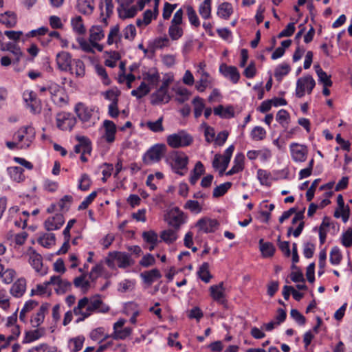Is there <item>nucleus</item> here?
Returning a JSON list of instances; mask_svg holds the SVG:
<instances>
[{
  "mask_svg": "<svg viewBox=\"0 0 352 352\" xmlns=\"http://www.w3.org/2000/svg\"><path fill=\"white\" fill-rule=\"evenodd\" d=\"M96 311L101 313L109 311V307L102 301L100 296L81 298L78 300L77 306L74 308V314L78 317L76 322L78 323L85 320Z\"/></svg>",
  "mask_w": 352,
  "mask_h": 352,
  "instance_id": "nucleus-1",
  "label": "nucleus"
},
{
  "mask_svg": "<svg viewBox=\"0 0 352 352\" xmlns=\"http://www.w3.org/2000/svg\"><path fill=\"white\" fill-rule=\"evenodd\" d=\"M170 166L174 173L184 175L187 171L188 156L183 152L175 151L170 155Z\"/></svg>",
  "mask_w": 352,
  "mask_h": 352,
  "instance_id": "nucleus-2",
  "label": "nucleus"
},
{
  "mask_svg": "<svg viewBox=\"0 0 352 352\" xmlns=\"http://www.w3.org/2000/svg\"><path fill=\"white\" fill-rule=\"evenodd\" d=\"M166 140L168 144L174 148L187 146L192 142V137L184 131L169 135Z\"/></svg>",
  "mask_w": 352,
  "mask_h": 352,
  "instance_id": "nucleus-3",
  "label": "nucleus"
},
{
  "mask_svg": "<svg viewBox=\"0 0 352 352\" xmlns=\"http://www.w3.org/2000/svg\"><path fill=\"white\" fill-rule=\"evenodd\" d=\"M35 138V130L32 126H26L20 128L14 135L13 138L18 142H23L21 148H28Z\"/></svg>",
  "mask_w": 352,
  "mask_h": 352,
  "instance_id": "nucleus-4",
  "label": "nucleus"
},
{
  "mask_svg": "<svg viewBox=\"0 0 352 352\" xmlns=\"http://www.w3.org/2000/svg\"><path fill=\"white\" fill-rule=\"evenodd\" d=\"M166 146L164 144H156L151 146L144 155L143 162L146 164L158 162L164 155Z\"/></svg>",
  "mask_w": 352,
  "mask_h": 352,
  "instance_id": "nucleus-5",
  "label": "nucleus"
},
{
  "mask_svg": "<svg viewBox=\"0 0 352 352\" xmlns=\"http://www.w3.org/2000/svg\"><path fill=\"white\" fill-rule=\"evenodd\" d=\"M316 85V82L311 76H306L298 79L296 82V94L298 98H302L307 91L311 94Z\"/></svg>",
  "mask_w": 352,
  "mask_h": 352,
  "instance_id": "nucleus-6",
  "label": "nucleus"
},
{
  "mask_svg": "<svg viewBox=\"0 0 352 352\" xmlns=\"http://www.w3.org/2000/svg\"><path fill=\"white\" fill-rule=\"evenodd\" d=\"M56 126L63 131H71L76 123V118L69 113L61 112L56 115Z\"/></svg>",
  "mask_w": 352,
  "mask_h": 352,
  "instance_id": "nucleus-7",
  "label": "nucleus"
},
{
  "mask_svg": "<svg viewBox=\"0 0 352 352\" xmlns=\"http://www.w3.org/2000/svg\"><path fill=\"white\" fill-rule=\"evenodd\" d=\"M166 220L169 226L178 230L185 222L184 214L177 207L173 208L168 213Z\"/></svg>",
  "mask_w": 352,
  "mask_h": 352,
  "instance_id": "nucleus-8",
  "label": "nucleus"
},
{
  "mask_svg": "<svg viewBox=\"0 0 352 352\" xmlns=\"http://www.w3.org/2000/svg\"><path fill=\"white\" fill-rule=\"evenodd\" d=\"M292 157L295 162H303L306 160L308 150L305 145L298 143H292L290 144Z\"/></svg>",
  "mask_w": 352,
  "mask_h": 352,
  "instance_id": "nucleus-9",
  "label": "nucleus"
},
{
  "mask_svg": "<svg viewBox=\"0 0 352 352\" xmlns=\"http://www.w3.org/2000/svg\"><path fill=\"white\" fill-rule=\"evenodd\" d=\"M56 63L58 67L61 71H69L73 73L72 66V56L69 52H60L56 55Z\"/></svg>",
  "mask_w": 352,
  "mask_h": 352,
  "instance_id": "nucleus-10",
  "label": "nucleus"
},
{
  "mask_svg": "<svg viewBox=\"0 0 352 352\" xmlns=\"http://www.w3.org/2000/svg\"><path fill=\"white\" fill-rule=\"evenodd\" d=\"M219 72L226 78H229L233 83L238 82L240 78V74L234 66L227 65L222 63L219 66Z\"/></svg>",
  "mask_w": 352,
  "mask_h": 352,
  "instance_id": "nucleus-11",
  "label": "nucleus"
},
{
  "mask_svg": "<svg viewBox=\"0 0 352 352\" xmlns=\"http://www.w3.org/2000/svg\"><path fill=\"white\" fill-rule=\"evenodd\" d=\"M109 256L116 261L120 268H126L133 264L130 255L126 252H112L109 253Z\"/></svg>",
  "mask_w": 352,
  "mask_h": 352,
  "instance_id": "nucleus-12",
  "label": "nucleus"
},
{
  "mask_svg": "<svg viewBox=\"0 0 352 352\" xmlns=\"http://www.w3.org/2000/svg\"><path fill=\"white\" fill-rule=\"evenodd\" d=\"M219 223L217 220L209 218L200 219L196 223L199 228V232L205 233L213 232L217 229Z\"/></svg>",
  "mask_w": 352,
  "mask_h": 352,
  "instance_id": "nucleus-13",
  "label": "nucleus"
},
{
  "mask_svg": "<svg viewBox=\"0 0 352 352\" xmlns=\"http://www.w3.org/2000/svg\"><path fill=\"white\" fill-rule=\"evenodd\" d=\"M210 296L214 300L219 304L225 305L226 300L225 299V288L223 282L219 283L218 285H214L210 287Z\"/></svg>",
  "mask_w": 352,
  "mask_h": 352,
  "instance_id": "nucleus-14",
  "label": "nucleus"
},
{
  "mask_svg": "<svg viewBox=\"0 0 352 352\" xmlns=\"http://www.w3.org/2000/svg\"><path fill=\"white\" fill-rule=\"evenodd\" d=\"M29 262L33 268L37 272L44 275L47 273V269L43 268V258L41 254L35 250H32L30 254Z\"/></svg>",
  "mask_w": 352,
  "mask_h": 352,
  "instance_id": "nucleus-15",
  "label": "nucleus"
},
{
  "mask_svg": "<svg viewBox=\"0 0 352 352\" xmlns=\"http://www.w3.org/2000/svg\"><path fill=\"white\" fill-rule=\"evenodd\" d=\"M168 82H164L156 92L153 94L152 97L153 98V104L159 102L166 103L170 100V97L168 95Z\"/></svg>",
  "mask_w": 352,
  "mask_h": 352,
  "instance_id": "nucleus-16",
  "label": "nucleus"
},
{
  "mask_svg": "<svg viewBox=\"0 0 352 352\" xmlns=\"http://www.w3.org/2000/svg\"><path fill=\"white\" fill-rule=\"evenodd\" d=\"M52 285H56L55 291L57 294H64L72 287V284L67 280L62 279L59 276H53L50 278Z\"/></svg>",
  "mask_w": 352,
  "mask_h": 352,
  "instance_id": "nucleus-17",
  "label": "nucleus"
},
{
  "mask_svg": "<svg viewBox=\"0 0 352 352\" xmlns=\"http://www.w3.org/2000/svg\"><path fill=\"white\" fill-rule=\"evenodd\" d=\"M65 223V219L63 214H56L52 217L48 218L44 223L45 228L48 231H52L59 229Z\"/></svg>",
  "mask_w": 352,
  "mask_h": 352,
  "instance_id": "nucleus-18",
  "label": "nucleus"
},
{
  "mask_svg": "<svg viewBox=\"0 0 352 352\" xmlns=\"http://www.w3.org/2000/svg\"><path fill=\"white\" fill-rule=\"evenodd\" d=\"M75 111L79 119L83 122H89L93 114V109L82 103H78L75 107Z\"/></svg>",
  "mask_w": 352,
  "mask_h": 352,
  "instance_id": "nucleus-19",
  "label": "nucleus"
},
{
  "mask_svg": "<svg viewBox=\"0 0 352 352\" xmlns=\"http://www.w3.org/2000/svg\"><path fill=\"white\" fill-rule=\"evenodd\" d=\"M104 133L103 138L108 142L112 143L115 140V135L116 133V126L113 122L106 120L103 122Z\"/></svg>",
  "mask_w": 352,
  "mask_h": 352,
  "instance_id": "nucleus-20",
  "label": "nucleus"
},
{
  "mask_svg": "<svg viewBox=\"0 0 352 352\" xmlns=\"http://www.w3.org/2000/svg\"><path fill=\"white\" fill-rule=\"evenodd\" d=\"M50 305L49 303H43L38 312L31 319V324L33 327H39L44 321L45 314L47 312Z\"/></svg>",
  "mask_w": 352,
  "mask_h": 352,
  "instance_id": "nucleus-21",
  "label": "nucleus"
},
{
  "mask_svg": "<svg viewBox=\"0 0 352 352\" xmlns=\"http://www.w3.org/2000/svg\"><path fill=\"white\" fill-rule=\"evenodd\" d=\"M26 289V280L25 278L18 279L12 286L10 293L12 296L19 298L23 295Z\"/></svg>",
  "mask_w": 352,
  "mask_h": 352,
  "instance_id": "nucleus-22",
  "label": "nucleus"
},
{
  "mask_svg": "<svg viewBox=\"0 0 352 352\" xmlns=\"http://www.w3.org/2000/svg\"><path fill=\"white\" fill-rule=\"evenodd\" d=\"M0 23L5 25L7 28H12L17 23L16 15L14 12L6 11L0 14Z\"/></svg>",
  "mask_w": 352,
  "mask_h": 352,
  "instance_id": "nucleus-23",
  "label": "nucleus"
},
{
  "mask_svg": "<svg viewBox=\"0 0 352 352\" xmlns=\"http://www.w3.org/2000/svg\"><path fill=\"white\" fill-rule=\"evenodd\" d=\"M144 282L148 286L152 285L153 282L161 278L162 275L160 271L157 269H153L150 271H146L141 273L140 274Z\"/></svg>",
  "mask_w": 352,
  "mask_h": 352,
  "instance_id": "nucleus-24",
  "label": "nucleus"
},
{
  "mask_svg": "<svg viewBox=\"0 0 352 352\" xmlns=\"http://www.w3.org/2000/svg\"><path fill=\"white\" fill-rule=\"evenodd\" d=\"M78 10L83 14H91L94 10V0H78Z\"/></svg>",
  "mask_w": 352,
  "mask_h": 352,
  "instance_id": "nucleus-25",
  "label": "nucleus"
},
{
  "mask_svg": "<svg viewBox=\"0 0 352 352\" xmlns=\"http://www.w3.org/2000/svg\"><path fill=\"white\" fill-rule=\"evenodd\" d=\"M259 248L263 257H271L274 254L276 248L273 243L265 242L263 239L259 240Z\"/></svg>",
  "mask_w": 352,
  "mask_h": 352,
  "instance_id": "nucleus-26",
  "label": "nucleus"
},
{
  "mask_svg": "<svg viewBox=\"0 0 352 352\" xmlns=\"http://www.w3.org/2000/svg\"><path fill=\"white\" fill-rule=\"evenodd\" d=\"M244 155L237 154L234 160V165L230 170L226 173V175H232L243 170L244 168Z\"/></svg>",
  "mask_w": 352,
  "mask_h": 352,
  "instance_id": "nucleus-27",
  "label": "nucleus"
},
{
  "mask_svg": "<svg viewBox=\"0 0 352 352\" xmlns=\"http://www.w3.org/2000/svg\"><path fill=\"white\" fill-rule=\"evenodd\" d=\"M200 69H201V75L199 81L196 82V89L203 92L210 85V76L208 73L205 72L202 69V64H200Z\"/></svg>",
  "mask_w": 352,
  "mask_h": 352,
  "instance_id": "nucleus-28",
  "label": "nucleus"
},
{
  "mask_svg": "<svg viewBox=\"0 0 352 352\" xmlns=\"http://www.w3.org/2000/svg\"><path fill=\"white\" fill-rule=\"evenodd\" d=\"M233 12V8L231 3L223 2L217 8V15L222 19H228Z\"/></svg>",
  "mask_w": 352,
  "mask_h": 352,
  "instance_id": "nucleus-29",
  "label": "nucleus"
},
{
  "mask_svg": "<svg viewBox=\"0 0 352 352\" xmlns=\"http://www.w3.org/2000/svg\"><path fill=\"white\" fill-rule=\"evenodd\" d=\"M45 333V328H39L35 330L26 331L23 343H30L34 342L43 336Z\"/></svg>",
  "mask_w": 352,
  "mask_h": 352,
  "instance_id": "nucleus-30",
  "label": "nucleus"
},
{
  "mask_svg": "<svg viewBox=\"0 0 352 352\" xmlns=\"http://www.w3.org/2000/svg\"><path fill=\"white\" fill-rule=\"evenodd\" d=\"M163 120L164 118L161 116L156 121H147L145 123H141V126H146L150 131L154 133L162 132L164 131Z\"/></svg>",
  "mask_w": 352,
  "mask_h": 352,
  "instance_id": "nucleus-31",
  "label": "nucleus"
},
{
  "mask_svg": "<svg viewBox=\"0 0 352 352\" xmlns=\"http://www.w3.org/2000/svg\"><path fill=\"white\" fill-rule=\"evenodd\" d=\"M37 241L43 247L50 248L55 244V234L53 233H45L39 236Z\"/></svg>",
  "mask_w": 352,
  "mask_h": 352,
  "instance_id": "nucleus-32",
  "label": "nucleus"
},
{
  "mask_svg": "<svg viewBox=\"0 0 352 352\" xmlns=\"http://www.w3.org/2000/svg\"><path fill=\"white\" fill-rule=\"evenodd\" d=\"M89 42L100 41L104 37V32L100 25H94L89 30Z\"/></svg>",
  "mask_w": 352,
  "mask_h": 352,
  "instance_id": "nucleus-33",
  "label": "nucleus"
},
{
  "mask_svg": "<svg viewBox=\"0 0 352 352\" xmlns=\"http://www.w3.org/2000/svg\"><path fill=\"white\" fill-rule=\"evenodd\" d=\"M10 177L16 182H21L24 180L23 169L19 166L9 167L7 169Z\"/></svg>",
  "mask_w": 352,
  "mask_h": 352,
  "instance_id": "nucleus-34",
  "label": "nucleus"
},
{
  "mask_svg": "<svg viewBox=\"0 0 352 352\" xmlns=\"http://www.w3.org/2000/svg\"><path fill=\"white\" fill-rule=\"evenodd\" d=\"M212 1L204 0L199 7V13L204 19H208L211 16Z\"/></svg>",
  "mask_w": 352,
  "mask_h": 352,
  "instance_id": "nucleus-35",
  "label": "nucleus"
},
{
  "mask_svg": "<svg viewBox=\"0 0 352 352\" xmlns=\"http://www.w3.org/2000/svg\"><path fill=\"white\" fill-rule=\"evenodd\" d=\"M316 72L318 76V81L324 87H331L332 85L333 82L331 80V76L324 72L319 65L316 66Z\"/></svg>",
  "mask_w": 352,
  "mask_h": 352,
  "instance_id": "nucleus-36",
  "label": "nucleus"
},
{
  "mask_svg": "<svg viewBox=\"0 0 352 352\" xmlns=\"http://www.w3.org/2000/svg\"><path fill=\"white\" fill-rule=\"evenodd\" d=\"M205 172L204 166L203 164L199 161L196 163L195 168L192 170V175L190 178V182L192 185H195L199 177L203 175Z\"/></svg>",
  "mask_w": 352,
  "mask_h": 352,
  "instance_id": "nucleus-37",
  "label": "nucleus"
},
{
  "mask_svg": "<svg viewBox=\"0 0 352 352\" xmlns=\"http://www.w3.org/2000/svg\"><path fill=\"white\" fill-rule=\"evenodd\" d=\"M121 34H120V28L118 25H116L111 28L107 37V44L111 45L113 43H117L120 41Z\"/></svg>",
  "mask_w": 352,
  "mask_h": 352,
  "instance_id": "nucleus-38",
  "label": "nucleus"
},
{
  "mask_svg": "<svg viewBox=\"0 0 352 352\" xmlns=\"http://www.w3.org/2000/svg\"><path fill=\"white\" fill-rule=\"evenodd\" d=\"M131 331L132 329L130 327H125L123 329L113 331L111 335L105 336L102 340L107 339V338H112L114 340H124L131 335Z\"/></svg>",
  "mask_w": 352,
  "mask_h": 352,
  "instance_id": "nucleus-39",
  "label": "nucleus"
},
{
  "mask_svg": "<svg viewBox=\"0 0 352 352\" xmlns=\"http://www.w3.org/2000/svg\"><path fill=\"white\" fill-rule=\"evenodd\" d=\"M160 74L157 72H148L143 74V78L148 82V85L153 87H156L160 80Z\"/></svg>",
  "mask_w": 352,
  "mask_h": 352,
  "instance_id": "nucleus-40",
  "label": "nucleus"
},
{
  "mask_svg": "<svg viewBox=\"0 0 352 352\" xmlns=\"http://www.w3.org/2000/svg\"><path fill=\"white\" fill-rule=\"evenodd\" d=\"M197 273L199 278L205 283H208L212 278L209 272V264L208 263H204Z\"/></svg>",
  "mask_w": 352,
  "mask_h": 352,
  "instance_id": "nucleus-41",
  "label": "nucleus"
},
{
  "mask_svg": "<svg viewBox=\"0 0 352 352\" xmlns=\"http://www.w3.org/2000/svg\"><path fill=\"white\" fill-rule=\"evenodd\" d=\"M72 25L74 32L78 34H83L85 33V28L82 23V19L80 16H78L72 19Z\"/></svg>",
  "mask_w": 352,
  "mask_h": 352,
  "instance_id": "nucleus-42",
  "label": "nucleus"
},
{
  "mask_svg": "<svg viewBox=\"0 0 352 352\" xmlns=\"http://www.w3.org/2000/svg\"><path fill=\"white\" fill-rule=\"evenodd\" d=\"M194 105V114L196 118L200 117L202 114L203 110L205 108L204 100L200 97H195L192 100Z\"/></svg>",
  "mask_w": 352,
  "mask_h": 352,
  "instance_id": "nucleus-43",
  "label": "nucleus"
},
{
  "mask_svg": "<svg viewBox=\"0 0 352 352\" xmlns=\"http://www.w3.org/2000/svg\"><path fill=\"white\" fill-rule=\"evenodd\" d=\"M291 68L289 64L283 63L279 65L275 69L274 76L278 80H281L284 76H286L290 71Z\"/></svg>",
  "mask_w": 352,
  "mask_h": 352,
  "instance_id": "nucleus-44",
  "label": "nucleus"
},
{
  "mask_svg": "<svg viewBox=\"0 0 352 352\" xmlns=\"http://www.w3.org/2000/svg\"><path fill=\"white\" fill-rule=\"evenodd\" d=\"M160 237L162 240L167 243H171L177 239L176 230H166L162 232Z\"/></svg>",
  "mask_w": 352,
  "mask_h": 352,
  "instance_id": "nucleus-45",
  "label": "nucleus"
},
{
  "mask_svg": "<svg viewBox=\"0 0 352 352\" xmlns=\"http://www.w3.org/2000/svg\"><path fill=\"white\" fill-rule=\"evenodd\" d=\"M342 258V256L340 248L337 246H334L332 248L330 252L329 261L332 265H338L340 264L341 260Z\"/></svg>",
  "mask_w": 352,
  "mask_h": 352,
  "instance_id": "nucleus-46",
  "label": "nucleus"
},
{
  "mask_svg": "<svg viewBox=\"0 0 352 352\" xmlns=\"http://www.w3.org/2000/svg\"><path fill=\"white\" fill-rule=\"evenodd\" d=\"M73 72L74 71L75 75L76 77H83L85 74V66L83 63L80 59L74 60V67Z\"/></svg>",
  "mask_w": 352,
  "mask_h": 352,
  "instance_id": "nucleus-47",
  "label": "nucleus"
},
{
  "mask_svg": "<svg viewBox=\"0 0 352 352\" xmlns=\"http://www.w3.org/2000/svg\"><path fill=\"white\" fill-rule=\"evenodd\" d=\"M168 34L172 40L179 39L183 35V30L179 25L171 24L168 28Z\"/></svg>",
  "mask_w": 352,
  "mask_h": 352,
  "instance_id": "nucleus-48",
  "label": "nucleus"
},
{
  "mask_svg": "<svg viewBox=\"0 0 352 352\" xmlns=\"http://www.w3.org/2000/svg\"><path fill=\"white\" fill-rule=\"evenodd\" d=\"M137 8L135 6H131L122 10L120 8H118V12L120 18L126 19L132 18L135 16L137 13Z\"/></svg>",
  "mask_w": 352,
  "mask_h": 352,
  "instance_id": "nucleus-49",
  "label": "nucleus"
},
{
  "mask_svg": "<svg viewBox=\"0 0 352 352\" xmlns=\"http://www.w3.org/2000/svg\"><path fill=\"white\" fill-rule=\"evenodd\" d=\"M232 186V183L230 182L217 186L213 190L212 195L214 197H219L223 196Z\"/></svg>",
  "mask_w": 352,
  "mask_h": 352,
  "instance_id": "nucleus-50",
  "label": "nucleus"
},
{
  "mask_svg": "<svg viewBox=\"0 0 352 352\" xmlns=\"http://www.w3.org/2000/svg\"><path fill=\"white\" fill-rule=\"evenodd\" d=\"M142 238L148 244H157L158 235L153 230L145 231L142 233Z\"/></svg>",
  "mask_w": 352,
  "mask_h": 352,
  "instance_id": "nucleus-51",
  "label": "nucleus"
},
{
  "mask_svg": "<svg viewBox=\"0 0 352 352\" xmlns=\"http://www.w3.org/2000/svg\"><path fill=\"white\" fill-rule=\"evenodd\" d=\"M186 12H187L188 18L189 21L191 23V25H192L195 27H199L200 25V22H199V20L198 19V16L197 15L195 10H194V8L190 6H187L186 7Z\"/></svg>",
  "mask_w": 352,
  "mask_h": 352,
  "instance_id": "nucleus-52",
  "label": "nucleus"
},
{
  "mask_svg": "<svg viewBox=\"0 0 352 352\" xmlns=\"http://www.w3.org/2000/svg\"><path fill=\"white\" fill-rule=\"evenodd\" d=\"M251 137L254 140H262L265 138L266 131L261 126H255L251 131Z\"/></svg>",
  "mask_w": 352,
  "mask_h": 352,
  "instance_id": "nucleus-53",
  "label": "nucleus"
},
{
  "mask_svg": "<svg viewBox=\"0 0 352 352\" xmlns=\"http://www.w3.org/2000/svg\"><path fill=\"white\" fill-rule=\"evenodd\" d=\"M84 341L85 337L82 336L71 338L69 342V343H72L74 344L73 348L71 349L72 352L79 351L82 348Z\"/></svg>",
  "mask_w": 352,
  "mask_h": 352,
  "instance_id": "nucleus-54",
  "label": "nucleus"
},
{
  "mask_svg": "<svg viewBox=\"0 0 352 352\" xmlns=\"http://www.w3.org/2000/svg\"><path fill=\"white\" fill-rule=\"evenodd\" d=\"M289 118V113L285 109H280L278 111L276 116V120L283 127L286 126L287 120Z\"/></svg>",
  "mask_w": 352,
  "mask_h": 352,
  "instance_id": "nucleus-55",
  "label": "nucleus"
},
{
  "mask_svg": "<svg viewBox=\"0 0 352 352\" xmlns=\"http://www.w3.org/2000/svg\"><path fill=\"white\" fill-rule=\"evenodd\" d=\"M184 208L190 210L192 212L198 214L201 212L202 208L197 201L188 200L184 205Z\"/></svg>",
  "mask_w": 352,
  "mask_h": 352,
  "instance_id": "nucleus-56",
  "label": "nucleus"
},
{
  "mask_svg": "<svg viewBox=\"0 0 352 352\" xmlns=\"http://www.w3.org/2000/svg\"><path fill=\"white\" fill-rule=\"evenodd\" d=\"M124 37L128 40H133L136 35L135 27L130 24L127 25L123 30Z\"/></svg>",
  "mask_w": 352,
  "mask_h": 352,
  "instance_id": "nucleus-57",
  "label": "nucleus"
},
{
  "mask_svg": "<svg viewBox=\"0 0 352 352\" xmlns=\"http://www.w3.org/2000/svg\"><path fill=\"white\" fill-rule=\"evenodd\" d=\"M295 23H289L278 35V38L291 36L295 32Z\"/></svg>",
  "mask_w": 352,
  "mask_h": 352,
  "instance_id": "nucleus-58",
  "label": "nucleus"
},
{
  "mask_svg": "<svg viewBox=\"0 0 352 352\" xmlns=\"http://www.w3.org/2000/svg\"><path fill=\"white\" fill-rule=\"evenodd\" d=\"M270 173L265 170L259 169L257 171V177L262 185L269 184V177Z\"/></svg>",
  "mask_w": 352,
  "mask_h": 352,
  "instance_id": "nucleus-59",
  "label": "nucleus"
},
{
  "mask_svg": "<svg viewBox=\"0 0 352 352\" xmlns=\"http://www.w3.org/2000/svg\"><path fill=\"white\" fill-rule=\"evenodd\" d=\"M15 274H16V273L14 270L7 269L6 270H5L3 272V274L1 275L3 281L6 284H9V283H12L15 276Z\"/></svg>",
  "mask_w": 352,
  "mask_h": 352,
  "instance_id": "nucleus-60",
  "label": "nucleus"
},
{
  "mask_svg": "<svg viewBox=\"0 0 352 352\" xmlns=\"http://www.w3.org/2000/svg\"><path fill=\"white\" fill-rule=\"evenodd\" d=\"M342 243L346 248H349L352 245V229H348L342 234Z\"/></svg>",
  "mask_w": 352,
  "mask_h": 352,
  "instance_id": "nucleus-61",
  "label": "nucleus"
},
{
  "mask_svg": "<svg viewBox=\"0 0 352 352\" xmlns=\"http://www.w3.org/2000/svg\"><path fill=\"white\" fill-rule=\"evenodd\" d=\"M91 179L87 174H83L80 179L78 187L82 190H87L91 185Z\"/></svg>",
  "mask_w": 352,
  "mask_h": 352,
  "instance_id": "nucleus-62",
  "label": "nucleus"
},
{
  "mask_svg": "<svg viewBox=\"0 0 352 352\" xmlns=\"http://www.w3.org/2000/svg\"><path fill=\"white\" fill-rule=\"evenodd\" d=\"M290 315L291 317L299 324H305L306 319L297 309H292L291 310Z\"/></svg>",
  "mask_w": 352,
  "mask_h": 352,
  "instance_id": "nucleus-63",
  "label": "nucleus"
},
{
  "mask_svg": "<svg viewBox=\"0 0 352 352\" xmlns=\"http://www.w3.org/2000/svg\"><path fill=\"white\" fill-rule=\"evenodd\" d=\"M169 43V39L166 36H165L164 37L157 38L153 42V45L155 48L161 49L168 46Z\"/></svg>",
  "mask_w": 352,
  "mask_h": 352,
  "instance_id": "nucleus-64",
  "label": "nucleus"
}]
</instances>
